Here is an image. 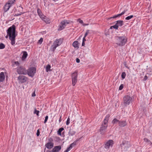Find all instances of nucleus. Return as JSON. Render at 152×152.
I'll list each match as a JSON object with an SVG mask.
<instances>
[{
	"label": "nucleus",
	"instance_id": "423d86ee",
	"mask_svg": "<svg viewBox=\"0 0 152 152\" xmlns=\"http://www.w3.org/2000/svg\"><path fill=\"white\" fill-rule=\"evenodd\" d=\"M77 72L75 71L72 75V83L73 86H74L77 81Z\"/></svg>",
	"mask_w": 152,
	"mask_h": 152
},
{
	"label": "nucleus",
	"instance_id": "bb28decb",
	"mask_svg": "<svg viewBox=\"0 0 152 152\" xmlns=\"http://www.w3.org/2000/svg\"><path fill=\"white\" fill-rule=\"evenodd\" d=\"M120 121L117 120L116 118H115L112 121V123L113 124H116L117 123H118L119 124Z\"/></svg>",
	"mask_w": 152,
	"mask_h": 152
},
{
	"label": "nucleus",
	"instance_id": "c9c22d12",
	"mask_svg": "<svg viewBox=\"0 0 152 152\" xmlns=\"http://www.w3.org/2000/svg\"><path fill=\"white\" fill-rule=\"evenodd\" d=\"M110 117V115H107L106 116V119H105V125H106V121H107V122H108V118H109ZM106 126H105V127Z\"/></svg>",
	"mask_w": 152,
	"mask_h": 152
},
{
	"label": "nucleus",
	"instance_id": "864d4df0",
	"mask_svg": "<svg viewBox=\"0 0 152 152\" xmlns=\"http://www.w3.org/2000/svg\"><path fill=\"white\" fill-rule=\"evenodd\" d=\"M85 42H83L82 43V46H85Z\"/></svg>",
	"mask_w": 152,
	"mask_h": 152
},
{
	"label": "nucleus",
	"instance_id": "a18cd8bd",
	"mask_svg": "<svg viewBox=\"0 0 152 152\" xmlns=\"http://www.w3.org/2000/svg\"><path fill=\"white\" fill-rule=\"evenodd\" d=\"M76 62L77 63H79L80 62V60L78 58H77L76 59Z\"/></svg>",
	"mask_w": 152,
	"mask_h": 152
},
{
	"label": "nucleus",
	"instance_id": "4c0bfd02",
	"mask_svg": "<svg viewBox=\"0 0 152 152\" xmlns=\"http://www.w3.org/2000/svg\"><path fill=\"white\" fill-rule=\"evenodd\" d=\"M70 123V118L69 117L67 119V120L66 122V124L67 125H68Z\"/></svg>",
	"mask_w": 152,
	"mask_h": 152
},
{
	"label": "nucleus",
	"instance_id": "f257e3e1",
	"mask_svg": "<svg viewBox=\"0 0 152 152\" xmlns=\"http://www.w3.org/2000/svg\"><path fill=\"white\" fill-rule=\"evenodd\" d=\"M15 26L14 25L9 27L7 31V35L5 37L7 38H8V35L9 36V38L11 40V44L12 45L15 43Z\"/></svg>",
	"mask_w": 152,
	"mask_h": 152
},
{
	"label": "nucleus",
	"instance_id": "09e8293b",
	"mask_svg": "<svg viewBox=\"0 0 152 152\" xmlns=\"http://www.w3.org/2000/svg\"><path fill=\"white\" fill-rule=\"evenodd\" d=\"M15 63L17 65H18L19 64V63L18 61H15Z\"/></svg>",
	"mask_w": 152,
	"mask_h": 152
},
{
	"label": "nucleus",
	"instance_id": "58836bf2",
	"mask_svg": "<svg viewBox=\"0 0 152 152\" xmlns=\"http://www.w3.org/2000/svg\"><path fill=\"white\" fill-rule=\"evenodd\" d=\"M124 85L123 84H121L119 87V90H121L124 87Z\"/></svg>",
	"mask_w": 152,
	"mask_h": 152
},
{
	"label": "nucleus",
	"instance_id": "c85d7f7f",
	"mask_svg": "<svg viewBox=\"0 0 152 152\" xmlns=\"http://www.w3.org/2000/svg\"><path fill=\"white\" fill-rule=\"evenodd\" d=\"M64 129L63 128H61L59 129L58 132V134L59 135H61V132L62 131H63Z\"/></svg>",
	"mask_w": 152,
	"mask_h": 152
},
{
	"label": "nucleus",
	"instance_id": "3c124183",
	"mask_svg": "<svg viewBox=\"0 0 152 152\" xmlns=\"http://www.w3.org/2000/svg\"><path fill=\"white\" fill-rule=\"evenodd\" d=\"M89 25V24L88 23H83V26H88V25Z\"/></svg>",
	"mask_w": 152,
	"mask_h": 152
},
{
	"label": "nucleus",
	"instance_id": "79ce46f5",
	"mask_svg": "<svg viewBox=\"0 0 152 152\" xmlns=\"http://www.w3.org/2000/svg\"><path fill=\"white\" fill-rule=\"evenodd\" d=\"M48 119V116L47 115L45 117V120L44 122V123L45 124L46 122Z\"/></svg>",
	"mask_w": 152,
	"mask_h": 152
},
{
	"label": "nucleus",
	"instance_id": "72a5a7b5",
	"mask_svg": "<svg viewBox=\"0 0 152 152\" xmlns=\"http://www.w3.org/2000/svg\"><path fill=\"white\" fill-rule=\"evenodd\" d=\"M112 28H113L115 29H118V26H117L116 24H115V25L111 26L110 28L112 29Z\"/></svg>",
	"mask_w": 152,
	"mask_h": 152
},
{
	"label": "nucleus",
	"instance_id": "7c9ffc66",
	"mask_svg": "<svg viewBox=\"0 0 152 152\" xmlns=\"http://www.w3.org/2000/svg\"><path fill=\"white\" fill-rule=\"evenodd\" d=\"M5 46L4 44L2 43L0 44V49H3L5 48Z\"/></svg>",
	"mask_w": 152,
	"mask_h": 152
},
{
	"label": "nucleus",
	"instance_id": "49530a36",
	"mask_svg": "<svg viewBox=\"0 0 152 152\" xmlns=\"http://www.w3.org/2000/svg\"><path fill=\"white\" fill-rule=\"evenodd\" d=\"M36 96L35 94V91H34V92L32 94V96Z\"/></svg>",
	"mask_w": 152,
	"mask_h": 152
},
{
	"label": "nucleus",
	"instance_id": "c03bdc74",
	"mask_svg": "<svg viewBox=\"0 0 152 152\" xmlns=\"http://www.w3.org/2000/svg\"><path fill=\"white\" fill-rule=\"evenodd\" d=\"M40 133L39 131L38 130L37 131V136H38L39 135Z\"/></svg>",
	"mask_w": 152,
	"mask_h": 152
},
{
	"label": "nucleus",
	"instance_id": "20e7f679",
	"mask_svg": "<svg viewBox=\"0 0 152 152\" xmlns=\"http://www.w3.org/2000/svg\"><path fill=\"white\" fill-rule=\"evenodd\" d=\"M121 146L122 150L126 151L127 150L128 148L130 146V145L129 142L124 141L121 144Z\"/></svg>",
	"mask_w": 152,
	"mask_h": 152
},
{
	"label": "nucleus",
	"instance_id": "5fc2aeb1",
	"mask_svg": "<svg viewBox=\"0 0 152 152\" xmlns=\"http://www.w3.org/2000/svg\"><path fill=\"white\" fill-rule=\"evenodd\" d=\"M46 152H53L52 151H49V150H47L46 151Z\"/></svg>",
	"mask_w": 152,
	"mask_h": 152
},
{
	"label": "nucleus",
	"instance_id": "8fccbe9b",
	"mask_svg": "<svg viewBox=\"0 0 152 152\" xmlns=\"http://www.w3.org/2000/svg\"><path fill=\"white\" fill-rule=\"evenodd\" d=\"M86 37L84 36L83 39V42H85L86 41V39H85Z\"/></svg>",
	"mask_w": 152,
	"mask_h": 152
},
{
	"label": "nucleus",
	"instance_id": "c756f323",
	"mask_svg": "<svg viewBox=\"0 0 152 152\" xmlns=\"http://www.w3.org/2000/svg\"><path fill=\"white\" fill-rule=\"evenodd\" d=\"M133 17V15H131L126 17L125 18V19L126 20H129Z\"/></svg>",
	"mask_w": 152,
	"mask_h": 152
},
{
	"label": "nucleus",
	"instance_id": "a878e982",
	"mask_svg": "<svg viewBox=\"0 0 152 152\" xmlns=\"http://www.w3.org/2000/svg\"><path fill=\"white\" fill-rule=\"evenodd\" d=\"M65 28V27H64L63 26L61 23L59 26V28L58 29V30L59 31H61L64 29Z\"/></svg>",
	"mask_w": 152,
	"mask_h": 152
},
{
	"label": "nucleus",
	"instance_id": "0eeeda50",
	"mask_svg": "<svg viewBox=\"0 0 152 152\" xmlns=\"http://www.w3.org/2000/svg\"><path fill=\"white\" fill-rule=\"evenodd\" d=\"M17 72L19 74L26 75L27 72L26 69L23 66H20L17 68Z\"/></svg>",
	"mask_w": 152,
	"mask_h": 152
},
{
	"label": "nucleus",
	"instance_id": "f03ea898",
	"mask_svg": "<svg viewBox=\"0 0 152 152\" xmlns=\"http://www.w3.org/2000/svg\"><path fill=\"white\" fill-rule=\"evenodd\" d=\"M116 44L119 46L124 45L127 42V38L125 36H116L115 37Z\"/></svg>",
	"mask_w": 152,
	"mask_h": 152
},
{
	"label": "nucleus",
	"instance_id": "f704fd0d",
	"mask_svg": "<svg viewBox=\"0 0 152 152\" xmlns=\"http://www.w3.org/2000/svg\"><path fill=\"white\" fill-rule=\"evenodd\" d=\"M144 140L145 142H149V143H151V144H152V143L151 142V141L147 138H145L144 139Z\"/></svg>",
	"mask_w": 152,
	"mask_h": 152
},
{
	"label": "nucleus",
	"instance_id": "a19ab883",
	"mask_svg": "<svg viewBox=\"0 0 152 152\" xmlns=\"http://www.w3.org/2000/svg\"><path fill=\"white\" fill-rule=\"evenodd\" d=\"M43 41V39L42 38H41L38 41V42L40 44H41Z\"/></svg>",
	"mask_w": 152,
	"mask_h": 152
},
{
	"label": "nucleus",
	"instance_id": "412c9836",
	"mask_svg": "<svg viewBox=\"0 0 152 152\" xmlns=\"http://www.w3.org/2000/svg\"><path fill=\"white\" fill-rule=\"evenodd\" d=\"M69 22L66 20H64L61 22V23L63 26L64 27H65L66 25L69 24Z\"/></svg>",
	"mask_w": 152,
	"mask_h": 152
},
{
	"label": "nucleus",
	"instance_id": "39448f33",
	"mask_svg": "<svg viewBox=\"0 0 152 152\" xmlns=\"http://www.w3.org/2000/svg\"><path fill=\"white\" fill-rule=\"evenodd\" d=\"M123 99L124 104L125 106H126L132 102V99L129 96L126 95L124 97Z\"/></svg>",
	"mask_w": 152,
	"mask_h": 152
},
{
	"label": "nucleus",
	"instance_id": "f3484780",
	"mask_svg": "<svg viewBox=\"0 0 152 152\" xmlns=\"http://www.w3.org/2000/svg\"><path fill=\"white\" fill-rule=\"evenodd\" d=\"M22 53H23V55L22 56L21 59L22 60H24L28 56V54L27 52L26 51H23Z\"/></svg>",
	"mask_w": 152,
	"mask_h": 152
},
{
	"label": "nucleus",
	"instance_id": "5701e85b",
	"mask_svg": "<svg viewBox=\"0 0 152 152\" xmlns=\"http://www.w3.org/2000/svg\"><path fill=\"white\" fill-rule=\"evenodd\" d=\"M118 27V26H121L123 25V21L122 20H118L117 21V23H116Z\"/></svg>",
	"mask_w": 152,
	"mask_h": 152
},
{
	"label": "nucleus",
	"instance_id": "6e6552de",
	"mask_svg": "<svg viewBox=\"0 0 152 152\" xmlns=\"http://www.w3.org/2000/svg\"><path fill=\"white\" fill-rule=\"evenodd\" d=\"M36 69L34 67H32L29 69L27 72V73L30 76L32 77L34 75L36 72Z\"/></svg>",
	"mask_w": 152,
	"mask_h": 152
},
{
	"label": "nucleus",
	"instance_id": "6ab92c4d",
	"mask_svg": "<svg viewBox=\"0 0 152 152\" xmlns=\"http://www.w3.org/2000/svg\"><path fill=\"white\" fill-rule=\"evenodd\" d=\"M5 79V76L3 72L0 73V82L3 81Z\"/></svg>",
	"mask_w": 152,
	"mask_h": 152
},
{
	"label": "nucleus",
	"instance_id": "b1692460",
	"mask_svg": "<svg viewBox=\"0 0 152 152\" xmlns=\"http://www.w3.org/2000/svg\"><path fill=\"white\" fill-rule=\"evenodd\" d=\"M75 132L73 130L70 129L69 132V136H73L75 134Z\"/></svg>",
	"mask_w": 152,
	"mask_h": 152
},
{
	"label": "nucleus",
	"instance_id": "ddd939ff",
	"mask_svg": "<svg viewBox=\"0 0 152 152\" xmlns=\"http://www.w3.org/2000/svg\"><path fill=\"white\" fill-rule=\"evenodd\" d=\"M61 148V147L60 145L56 146L53 149L52 151L53 152H59Z\"/></svg>",
	"mask_w": 152,
	"mask_h": 152
},
{
	"label": "nucleus",
	"instance_id": "473e14b6",
	"mask_svg": "<svg viewBox=\"0 0 152 152\" xmlns=\"http://www.w3.org/2000/svg\"><path fill=\"white\" fill-rule=\"evenodd\" d=\"M39 111L37 110H36V109H35L34 112V114H36L37 116H39Z\"/></svg>",
	"mask_w": 152,
	"mask_h": 152
},
{
	"label": "nucleus",
	"instance_id": "9b49d317",
	"mask_svg": "<svg viewBox=\"0 0 152 152\" xmlns=\"http://www.w3.org/2000/svg\"><path fill=\"white\" fill-rule=\"evenodd\" d=\"M27 77L23 75L20 76L18 77V80L21 83H23L26 82L27 81Z\"/></svg>",
	"mask_w": 152,
	"mask_h": 152
},
{
	"label": "nucleus",
	"instance_id": "cd10ccee",
	"mask_svg": "<svg viewBox=\"0 0 152 152\" xmlns=\"http://www.w3.org/2000/svg\"><path fill=\"white\" fill-rule=\"evenodd\" d=\"M51 68L49 64L46 67V71L47 72H48L49 71H51L50 69Z\"/></svg>",
	"mask_w": 152,
	"mask_h": 152
},
{
	"label": "nucleus",
	"instance_id": "4be33fe9",
	"mask_svg": "<svg viewBox=\"0 0 152 152\" xmlns=\"http://www.w3.org/2000/svg\"><path fill=\"white\" fill-rule=\"evenodd\" d=\"M126 10H124V11L122 12L121 13H120V14H118L117 15H115L113 16L112 18H116L118 17H119L120 16H121V15H123V14H124L125 13V12H126Z\"/></svg>",
	"mask_w": 152,
	"mask_h": 152
},
{
	"label": "nucleus",
	"instance_id": "2f4dec72",
	"mask_svg": "<svg viewBox=\"0 0 152 152\" xmlns=\"http://www.w3.org/2000/svg\"><path fill=\"white\" fill-rule=\"evenodd\" d=\"M126 76V74L125 72H123L121 75V77L123 79H124L125 78Z\"/></svg>",
	"mask_w": 152,
	"mask_h": 152
},
{
	"label": "nucleus",
	"instance_id": "7ed1b4c3",
	"mask_svg": "<svg viewBox=\"0 0 152 152\" xmlns=\"http://www.w3.org/2000/svg\"><path fill=\"white\" fill-rule=\"evenodd\" d=\"M63 41V39L61 38L56 39L54 42L53 45H51L50 48L51 50L53 52L54 51L56 48L61 44Z\"/></svg>",
	"mask_w": 152,
	"mask_h": 152
},
{
	"label": "nucleus",
	"instance_id": "aec40b11",
	"mask_svg": "<svg viewBox=\"0 0 152 152\" xmlns=\"http://www.w3.org/2000/svg\"><path fill=\"white\" fill-rule=\"evenodd\" d=\"M126 121H120L119 123V125L121 127H124L126 125Z\"/></svg>",
	"mask_w": 152,
	"mask_h": 152
},
{
	"label": "nucleus",
	"instance_id": "4468645a",
	"mask_svg": "<svg viewBox=\"0 0 152 152\" xmlns=\"http://www.w3.org/2000/svg\"><path fill=\"white\" fill-rule=\"evenodd\" d=\"M37 13L39 15V16L40 18H41L42 19H43L44 20V19H45L44 18V17H45V16H44L42 13L41 10L39 9H37Z\"/></svg>",
	"mask_w": 152,
	"mask_h": 152
},
{
	"label": "nucleus",
	"instance_id": "9d476101",
	"mask_svg": "<svg viewBox=\"0 0 152 152\" xmlns=\"http://www.w3.org/2000/svg\"><path fill=\"white\" fill-rule=\"evenodd\" d=\"M113 144V142L112 140H109L105 144V148L108 150L110 147H112Z\"/></svg>",
	"mask_w": 152,
	"mask_h": 152
},
{
	"label": "nucleus",
	"instance_id": "603ef678",
	"mask_svg": "<svg viewBox=\"0 0 152 152\" xmlns=\"http://www.w3.org/2000/svg\"><path fill=\"white\" fill-rule=\"evenodd\" d=\"M61 115L60 116V118H59V122H60L61 121Z\"/></svg>",
	"mask_w": 152,
	"mask_h": 152
},
{
	"label": "nucleus",
	"instance_id": "dca6fc26",
	"mask_svg": "<svg viewBox=\"0 0 152 152\" xmlns=\"http://www.w3.org/2000/svg\"><path fill=\"white\" fill-rule=\"evenodd\" d=\"M10 5H9L7 3L4 5V12H7L11 7Z\"/></svg>",
	"mask_w": 152,
	"mask_h": 152
},
{
	"label": "nucleus",
	"instance_id": "1a4fd4ad",
	"mask_svg": "<svg viewBox=\"0 0 152 152\" xmlns=\"http://www.w3.org/2000/svg\"><path fill=\"white\" fill-rule=\"evenodd\" d=\"M81 138L76 139L75 141L71 144L67 148V149L64 151V152H68L73 147L75 146L76 145V142L79 140Z\"/></svg>",
	"mask_w": 152,
	"mask_h": 152
},
{
	"label": "nucleus",
	"instance_id": "f8f14e48",
	"mask_svg": "<svg viewBox=\"0 0 152 152\" xmlns=\"http://www.w3.org/2000/svg\"><path fill=\"white\" fill-rule=\"evenodd\" d=\"M104 119L99 129V132L102 134H104Z\"/></svg>",
	"mask_w": 152,
	"mask_h": 152
},
{
	"label": "nucleus",
	"instance_id": "de8ad7c7",
	"mask_svg": "<svg viewBox=\"0 0 152 152\" xmlns=\"http://www.w3.org/2000/svg\"><path fill=\"white\" fill-rule=\"evenodd\" d=\"M148 79V77L147 76L145 75V77H144V80H147V79Z\"/></svg>",
	"mask_w": 152,
	"mask_h": 152
},
{
	"label": "nucleus",
	"instance_id": "393cba45",
	"mask_svg": "<svg viewBox=\"0 0 152 152\" xmlns=\"http://www.w3.org/2000/svg\"><path fill=\"white\" fill-rule=\"evenodd\" d=\"M15 1V0H9L7 3L9 5H10V6H11L14 3Z\"/></svg>",
	"mask_w": 152,
	"mask_h": 152
},
{
	"label": "nucleus",
	"instance_id": "e433bc0d",
	"mask_svg": "<svg viewBox=\"0 0 152 152\" xmlns=\"http://www.w3.org/2000/svg\"><path fill=\"white\" fill-rule=\"evenodd\" d=\"M90 30H86V32L84 35V37H86V36L89 34V32Z\"/></svg>",
	"mask_w": 152,
	"mask_h": 152
},
{
	"label": "nucleus",
	"instance_id": "37998d69",
	"mask_svg": "<svg viewBox=\"0 0 152 152\" xmlns=\"http://www.w3.org/2000/svg\"><path fill=\"white\" fill-rule=\"evenodd\" d=\"M23 13H18V14H16L15 15V16H19V15H21Z\"/></svg>",
	"mask_w": 152,
	"mask_h": 152
},
{
	"label": "nucleus",
	"instance_id": "ea45409f",
	"mask_svg": "<svg viewBox=\"0 0 152 152\" xmlns=\"http://www.w3.org/2000/svg\"><path fill=\"white\" fill-rule=\"evenodd\" d=\"M77 21H78L80 23L82 24H83V21L81 20L80 19H78L77 20Z\"/></svg>",
	"mask_w": 152,
	"mask_h": 152
},
{
	"label": "nucleus",
	"instance_id": "2eb2a0df",
	"mask_svg": "<svg viewBox=\"0 0 152 152\" xmlns=\"http://www.w3.org/2000/svg\"><path fill=\"white\" fill-rule=\"evenodd\" d=\"M45 146L48 149H51L53 146V143L52 142H48L46 144Z\"/></svg>",
	"mask_w": 152,
	"mask_h": 152
},
{
	"label": "nucleus",
	"instance_id": "a211bd4d",
	"mask_svg": "<svg viewBox=\"0 0 152 152\" xmlns=\"http://www.w3.org/2000/svg\"><path fill=\"white\" fill-rule=\"evenodd\" d=\"M79 43L77 41H74L72 45V46L75 48L78 49L79 48Z\"/></svg>",
	"mask_w": 152,
	"mask_h": 152
}]
</instances>
